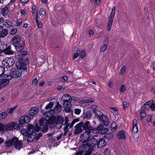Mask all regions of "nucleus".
<instances>
[{
    "instance_id": "obj_1",
    "label": "nucleus",
    "mask_w": 155,
    "mask_h": 155,
    "mask_svg": "<svg viewBox=\"0 0 155 155\" xmlns=\"http://www.w3.org/2000/svg\"><path fill=\"white\" fill-rule=\"evenodd\" d=\"M28 124H27V128L26 129H24L21 131V132L24 135L25 133L27 134V141L28 143H30L35 139V136L36 135V132L35 130L29 129Z\"/></svg>"
},
{
    "instance_id": "obj_2",
    "label": "nucleus",
    "mask_w": 155,
    "mask_h": 155,
    "mask_svg": "<svg viewBox=\"0 0 155 155\" xmlns=\"http://www.w3.org/2000/svg\"><path fill=\"white\" fill-rule=\"evenodd\" d=\"M30 120L31 118L28 115H24L20 117L18 120L20 128L19 130L21 131L24 129H26L27 126L26 124L28 123Z\"/></svg>"
},
{
    "instance_id": "obj_3",
    "label": "nucleus",
    "mask_w": 155,
    "mask_h": 155,
    "mask_svg": "<svg viewBox=\"0 0 155 155\" xmlns=\"http://www.w3.org/2000/svg\"><path fill=\"white\" fill-rule=\"evenodd\" d=\"M4 52L6 54H13L14 51L11 49V46L7 47V43L4 41L0 42V54Z\"/></svg>"
},
{
    "instance_id": "obj_4",
    "label": "nucleus",
    "mask_w": 155,
    "mask_h": 155,
    "mask_svg": "<svg viewBox=\"0 0 155 155\" xmlns=\"http://www.w3.org/2000/svg\"><path fill=\"white\" fill-rule=\"evenodd\" d=\"M29 59L28 58L23 57L21 58L19 61L16 63V66L19 67L23 70H26L27 69V65L29 63Z\"/></svg>"
},
{
    "instance_id": "obj_5",
    "label": "nucleus",
    "mask_w": 155,
    "mask_h": 155,
    "mask_svg": "<svg viewBox=\"0 0 155 155\" xmlns=\"http://www.w3.org/2000/svg\"><path fill=\"white\" fill-rule=\"evenodd\" d=\"M29 129H33L35 130V132H38L39 130H41L43 133H45L47 132L48 130V124L42 126V127H39L38 124L33 125L31 124H28Z\"/></svg>"
},
{
    "instance_id": "obj_6",
    "label": "nucleus",
    "mask_w": 155,
    "mask_h": 155,
    "mask_svg": "<svg viewBox=\"0 0 155 155\" xmlns=\"http://www.w3.org/2000/svg\"><path fill=\"white\" fill-rule=\"evenodd\" d=\"M64 121V119L63 117L61 116L58 115L56 117H51L49 119L48 122L49 124H63Z\"/></svg>"
},
{
    "instance_id": "obj_7",
    "label": "nucleus",
    "mask_w": 155,
    "mask_h": 155,
    "mask_svg": "<svg viewBox=\"0 0 155 155\" xmlns=\"http://www.w3.org/2000/svg\"><path fill=\"white\" fill-rule=\"evenodd\" d=\"M116 8L115 6H113L112 9L110 13V15L108 17V22L107 26V29L108 31H110L112 27L113 19L114 16Z\"/></svg>"
},
{
    "instance_id": "obj_8",
    "label": "nucleus",
    "mask_w": 155,
    "mask_h": 155,
    "mask_svg": "<svg viewBox=\"0 0 155 155\" xmlns=\"http://www.w3.org/2000/svg\"><path fill=\"white\" fill-rule=\"evenodd\" d=\"M17 69L13 68L10 70V75L8 76L10 77V79H11L12 78H17L20 77L22 74L21 68H19V67H16Z\"/></svg>"
},
{
    "instance_id": "obj_9",
    "label": "nucleus",
    "mask_w": 155,
    "mask_h": 155,
    "mask_svg": "<svg viewBox=\"0 0 155 155\" xmlns=\"http://www.w3.org/2000/svg\"><path fill=\"white\" fill-rule=\"evenodd\" d=\"M20 127L19 124L15 122H10L4 126L5 131L6 130H11L15 129H17L19 130V129L20 128Z\"/></svg>"
},
{
    "instance_id": "obj_10",
    "label": "nucleus",
    "mask_w": 155,
    "mask_h": 155,
    "mask_svg": "<svg viewBox=\"0 0 155 155\" xmlns=\"http://www.w3.org/2000/svg\"><path fill=\"white\" fill-rule=\"evenodd\" d=\"M103 125L101 123L97 127L94 128L92 130L93 133H100L101 134H104L106 133L109 130V129L106 127H104Z\"/></svg>"
},
{
    "instance_id": "obj_11",
    "label": "nucleus",
    "mask_w": 155,
    "mask_h": 155,
    "mask_svg": "<svg viewBox=\"0 0 155 155\" xmlns=\"http://www.w3.org/2000/svg\"><path fill=\"white\" fill-rule=\"evenodd\" d=\"M69 96H70L69 94H65L61 97V101L64 103L62 105L63 107L64 108V110L66 113L68 112L67 111V110L68 108V107H67V105L69 103L68 99L69 98Z\"/></svg>"
},
{
    "instance_id": "obj_12",
    "label": "nucleus",
    "mask_w": 155,
    "mask_h": 155,
    "mask_svg": "<svg viewBox=\"0 0 155 155\" xmlns=\"http://www.w3.org/2000/svg\"><path fill=\"white\" fill-rule=\"evenodd\" d=\"M12 141L16 149L19 150L22 147L23 142L22 140H18V138L15 137L12 138Z\"/></svg>"
},
{
    "instance_id": "obj_13",
    "label": "nucleus",
    "mask_w": 155,
    "mask_h": 155,
    "mask_svg": "<svg viewBox=\"0 0 155 155\" xmlns=\"http://www.w3.org/2000/svg\"><path fill=\"white\" fill-rule=\"evenodd\" d=\"M91 133V132H85V133L82 134L80 137L81 140L82 141L83 143H87L91 137L90 134Z\"/></svg>"
},
{
    "instance_id": "obj_14",
    "label": "nucleus",
    "mask_w": 155,
    "mask_h": 155,
    "mask_svg": "<svg viewBox=\"0 0 155 155\" xmlns=\"http://www.w3.org/2000/svg\"><path fill=\"white\" fill-rule=\"evenodd\" d=\"M81 122H82L83 123L82 128L83 130H85L86 132H91V130H92L93 129L90 125L89 121H86L84 123L83 121H81Z\"/></svg>"
},
{
    "instance_id": "obj_15",
    "label": "nucleus",
    "mask_w": 155,
    "mask_h": 155,
    "mask_svg": "<svg viewBox=\"0 0 155 155\" xmlns=\"http://www.w3.org/2000/svg\"><path fill=\"white\" fill-rule=\"evenodd\" d=\"M83 124L82 122H80L77 124L74 127L75 130L74 132V134L75 135H77L83 131V129L82 128V127Z\"/></svg>"
},
{
    "instance_id": "obj_16",
    "label": "nucleus",
    "mask_w": 155,
    "mask_h": 155,
    "mask_svg": "<svg viewBox=\"0 0 155 155\" xmlns=\"http://www.w3.org/2000/svg\"><path fill=\"white\" fill-rule=\"evenodd\" d=\"M56 103L57 105L53 109L50 110V114H57L59 112L61 111L62 108L61 105L58 102H57Z\"/></svg>"
},
{
    "instance_id": "obj_17",
    "label": "nucleus",
    "mask_w": 155,
    "mask_h": 155,
    "mask_svg": "<svg viewBox=\"0 0 155 155\" xmlns=\"http://www.w3.org/2000/svg\"><path fill=\"white\" fill-rule=\"evenodd\" d=\"M98 119L100 121L103 122L104 126L107 127L109 125L110 123L109 119L107 116L103 114Z\"/></svg>"
},
{
    "instance_id": "obj_18",
    "label": "nucleus",
    "mask_w": 155,
    "mask_h": 155,
    "mask_svg": "<svg viewBox=\"0 0 155 155\" xmlns=\"http://www.w3.org/2000/svg\"><path fill=\"white\" fill-rule=\"evenodd\" d=\"M21 38L19 35H16L12 39L10 42L14 46L19 44L21 41Z\"/></svg>"
},
{
    "instance_id": "obj_19",
    "label": "nucleus",
    "mask_w": 155,
    "mask_h": 155,
    "mask_svg": "<svg viewBox=\"0 0 155 155\" xmlns=\"http://www.w3.org/2000/svg\"><path fill=\"white\" fill-rule=\"evenodd\" d=\"M73 100L74 101L76 102L77 101V98L73 96L71 97L70 95L69 96V98L68 99V104L67 105V107H68V110H67V111L68 112H71L72 110H71V106H72L71 102Z\"/></svg>"
},
{
    "instance_id": "obj_20",
    "label": "nucleus",
    "mask_w": 155,
    "mask_h": 155,
    "mask_svg": "<svg viewBox=\"0 0 155 155\" xmlns=\"http://www.w3.org/2000/svg\"><path fill=\"white\" fill-rule=\"evenodd\" d=\"M97 139L92 138L89 140L87 143V146L90 147H94L97 144Z\"/></svg>"
},
{
    "instance_id": "obj_21",
    "label": "nucleus",
    "mask_w": 155,
    "mask_h": 155,
    "mask_svg": "<svg viewBox=\"0 0 155 155\" xmlns=\"http://www.w3.org/2000/svg\"><path fill=\"white\" fill-rule=\"evenodd\" d=\"M38 110V108L37 107H31L29 110V115L31 117H34L37 114Z\"/></svg>"
},
{
    "instance_id": "obj_22",
    "label": "nucleus",
    "mask_w": 155,
    "mask_h": 155,
    "mask_svg": "<svg viewBox=\"0 0 155 155\" xmlns=\"http://www.w3.org/2000/svg\"><path fill=\"white\" fill-rule=\"evenodd\" d=\"M97 146L99 148L107 144V142L104 138H100L97 140Z\"/></svg>"
},
{
    "instance_id": "obj_23",
    "label": "nucleus",
    "mask_w": 155,
    "mask_h": 155,
    "mask_svg": "<svg viewBox=\"0 0 155 155\" xmlns=\"http://www.w3.org/2000/svg\"><path fill=\"white\" fill-rule=\"evenodd\" d=\"M53 105V103L52 102H50L45 107V110H42V113L45 115V113L47 114L48 113H50V110H49V109H51Z\"/></svg>"
},
{
    "instance_id": "obj_24",
    "label": "nucleus",
    "mask_w": 155,
    "mask_h": 155,
    "mask_svg": "<svg viewBox=\"0 0 155 155\" xmlns=\"http://www.w3.org/2000/svg\"><path fill=\"white\" fill-rule=\"evenodd\" d=\"M6 66L8 67H12L15 63V61L13 58H7L6 59Z\"/></svg>"
},
{
    "instance_id": "obj_25",
    "label": "nucleus",
    "mask_w": 155,
    "mask_h": 155,
    "mask_svg": "<svg viewBox=\"0 0 155 155\" xmlns=\"http://www.w3.org/2000/svg\"><path fill=\"white\" fill-rule=\"evenodd\" d=\"M92 113L90 110H87L86 112H84L83 114V118L84 119L85 118L90 119L92 115Z\"/></svg>"
},
{
    "instance_id": "obj_26",
    "label": "nucleus",
    "mask_w": 155,
    "mask_h": 155,
    "mask_svg": "<svg viewBox=\"0 0 155 155\" xmlns=\"http://www.w3.org/2000/svg\"><path fill=\"white\" fill-rule=\"evenodd\" d=\"M25 45V41H23V44H18L14 45L17 51L18 52H20L23 50L24 48V45Z\"/></svg>"
},
{
    "instance_id": "obj_27",
    "label": "nucleus",
    "mask_w": 155,
    "mask_h": 155,
    "mask_svg": "<svg viewBox=\"0 0 155 155\" xmlns=\"http://www.w3.org/2000/svg\"><path fill=\"white\" fill-rule=\"evenodd\" d=\"M117 137L119 139H125L126 137L124 131L121 130L119 131L117 134Z\"/></svg>"
},
{
    "instance_id": "obj_28",
    "label": "nucleus",
    "mask_w": 155,
    "mask_h": 155,
    "mask_svg": "<svg viewBox=\"0 0 155 155\" xmlns=\"http://www.w3.org/2000/svg\"><path fill=\"white\" fill-rule=\"evenodd\" d=\"M49 122H48L46 119L45 118H41L39 121V125L40 126L45 125L48 124Z\"/></svg>"
},
{
    "instance_id": "obj_29",
    "label": "nucleus",
    "mask_w": 155,
    "mask_h": 155,
    "mask_svg": "<svg viewBox=\"0 0 155 155\" xmlns=\"http://www.w3.org/2000/svg\"><path fill=\"white\" fill-rule=\"evenodd\" d=\"M10 78L5 79L3 81H0V87H3L7 85L9 83Z\"/></svg>"
},
{
    "instance_id": "obj_30",
    "label": "nucleus",
    "mask_w": 155,
    "mask_h": 155,
    "mask_svg": "<svg viewBox=\"0 0 155 155\" xmlns=\"http://www.w3.org/2000/svg\"><path fill=\"white\" fill-rule=\"evenodd\" d=\"M8 34V30L5 29H2L0 31V37L3 38L6 36Z\"/></svg>"
},
{
    "instance_id": "obj_31",
    "label": "nucleus",
    "mask_w": 155,
    "mask_h": 155,
    "mask_svg": "<svg viewBox=\"0 0 155 155\" xmlns=\"http://www.w3.org/2000/svg\"><path fill=\"white\" fill-rule=\"evenodd\" d=\"M117 124L115 122H113L112 123L110 126V133H113L116 130L117 127Z\"/></svg>"
},
{
    "instance_id": "obj_32",
    "label": "nucleus",
    "mask_w": 155,
    "mask_h": 155,
    "mask_svg": "<svg viewBox=\"0 0 155 155\" xmlns=\"http://www.w3.org/2000/svg\"><path fill=\"white\" fill-rule=\"evenodd\" d=\"M8 7L6 6L2 9L1 11V13L2 14L3 16H4L8 14Z\"/></svg>"
},
{
    "instance_id": "obj_33",
    "label": "nucleus",
    "mask_w": 155,
    "mask_h": 155,
    "mask_svg": "<svg viewBox=\"0 0 155 155\" xmlns=\"http://www.w3.org/2000/svg\"><path fill=\"white\" fill-rule=\"evenodd\" d=\"M94 113L95 114V116L97 117H98V118L103 115L102 112L97 110H94Z\"/></svg>"
},
{
    "instance_id": "obj_34",
    "label": "nucleus",
    "mask_w": 155,
    "mask_h": 155,
    "mask_svg": "<svg viewBox=\"0 0 155 155\" xmlns=\"http://www.w3.org/2000/svg\"><path fill=\"white\" fill-rule=\"evenodd\" d=\"M12 142V139L11 140H9L6 141L5 142L6 146L8 147H11L13 145V143Z\"/></svg>"
},
{
    "instance_id": "obj_35",
    "label": "nucleus",
    "mask_w": 155,
    "mask_h": 155,
    "mask_svg": "<svg viewBox=\"0 0 155 155\" xmlns=\"http://www.w3.org/2000/svg\"><path fill=\"white\" fill-rule=\"evenodd\" d=\"M114 134L110 133L105 134L104 136V138L107 139H112L114 138Z\"/></svg>"
},
{
    "instance_id": "obj_36",
    "label": "nucleus",
    "mask_w": 155,
    "mask_h": 155,
    "mask_svg": "<svg viewBox=\"0 0 155 155\" xmlns=\"http://www.w3.org/2000/svg\"><path fill=\"white\" fill-rule=\"evenodd\" d=\"M8 116L7 112L4 111L0 114V120L5 119Z\"/></svg>"
},
{
    "instance_id": "obj_37",
    "label": "nucleus",
    "mask_w": 155,
    "mask_h": 155,
    "mask_svg": "<svg viewBox=\"0 0 155 155\" xmlns=\"http://www.w3.org/2000/svg\"><path fill=\"white\" fill-rule=\"evenodd\" d=\"M87 145V144H84L83 145L80 146L79 147V149H80V150H81V151L83 152L84 153L85 152L86 150V147Z\"/></svg>"
},
{
    "instance_id": "obj_38",
    "label": "nucleus",
    "mask_w": 155,
    "mask_h": 155,
    "mask_svg": "<svg viewBox=\"0 0 155 155\" xmlns=\"http://www.w3.org/2000/svg\"><path fill=\"white\" fill-rule=\"evenodd\" d=\"M101 0H91L90 2L92 3H94L95 6L98 5L101 2Z\"/></svg>"
},
{
    "instance_id": "obj_39",
    "label": "nucleus",
    "mask_w": 155,
    "mask_h": 155,
    "mask_svg": "<svg viewBox=\"0 0 155 155\" xmlns=\"http://www.w3.org/2000/svg\"><path fill=\"white\" fill-rule=\"evenodd\" d=\"M146 113L145 112V111H143V110H141L140 113V120H143V118L146 116Z\"/></svg>"
},
{
    "instance_id": "obj_40",
    "label": "nucleus",
    "mask_w": 155,
    "mask_h": 155,
    "mask_svg": "<svg viewBox=\"0 0 155 155\" xmlns=\"http://www.w3.org/2000/svg\"><path fill=\"white\" fill-rule=\"evenodd\" d=\"M8 22H9L10 24H12V23L9 20H5L4 23H3V25L5 26L6 27L8 28H9V27L8 26H7V25H8V26H9L10 27L11 26V27H13V26H11L8 24Z\"/></svg>"
},
{
    "instance_id": "obj_41",
    "label": "nucleus",
    "mask_w": 155,
    "mask_h": 155,
    "mask_svg": "<svg viewBox=\"0 0 155 155\" xmlns=\"http://www.w3.org/2000/svg\"><path fill=\"white\" fill-rule=\"evenodd\" d=\"M42 134L40 132L37 134L36 133V135L35 136V140H38L39 138L42 136Z\"/></svg>"
},
{
    "instance_id": "obj_42",
    "label": "nucleus",
    "mask_w": 155,
    "mask_h": 155,
    "mask_svg": "<svg viewBox=\"0 0 155 155\" xmlns=\"http://www.w3.org/2000/svg\"><path fill=\"white\" fill-rule=\"evenodd\" d=\"M46 10L44 8H42L40 10L39 14L41 15H45L46 14Z\"/></svg>"
},
{
    "instance_id": "obj_43",
    "label": "nucleus",
    "mask_w": 155,
    "mask_h": 155,
    "mask_svg": "<svg viewBox=\"0 0 155 155\" xmlns=\"http://www.w3.org/2000/svg\"><path fill=\"white\" fill-rule=\"evenodd\" d=\"M152 103H153L152 101H147L142 106V108L146 107V106L147 105L149 106L150 107L151 105V104H152Z\"/></svg>"
},
{
    "instance_id": "obj_44",
    "label": "nucleus",
    "mask_w": 155,
    "mask_h": 155,
    "mask_svg": "<svg viewBox=\"0 0 155 155\" xmlns=\"http://www.w3.org/2000/svg\"><path fill=\"white\" fill-rule=\"evenodd\" d=\"M123 109L124 110H126V107H128L129 105V103L126 101L123 102Z\"/></svg>"
},
{
    "instance_id": "obj_45",
    "label": "nucleus",
    "mask_w": 155,
    "mask_h": 155,
    "mask_svg": "<svg viewBox=\"0 0 155 155\" xmlns=\"http://www.w3.org/2000/svg\"><path fill=\"white\" fill-rule=\"evenodd\" d=\"M68 79V77L67 76H64L63 77H61L59 80L63 82H65Z\"/></svg>"
},
{
    "instance_id": "obj_46",
    "label": "nucleus",
    "mask_w": 155,
    "mask_h": 155,
    "mask_svg": "<svg viewBox=\"0 0 155 155\" xmlns=\"http://www.w3.org/2000/svg\"><path fill=\"white\" fill-rule=\"evenodd\" d=\"M132 131V132L134 133H137L138 131L137 126H133Z\"/></svg>"
},
{
    "instance_id": "obj_47",
    "label": "nucleus",
    "mask_w": 155,
    "mask_h": 155,
    "mask_svg": "<svg viewBox=\"0 0 155 155\" xmlns=\"http://www.w3.org/2000/svg\"><path fill=\"white\" fill-rule=\"evenodd\" d=\"M17 29L16 28H13L11 29L10 34L12 35L15 34L17 31Z\"/></svg>"
},
{
    "instance_id": "obj_48",
    "label": "nucleus",
    "mask_w": 155,
    "mask_h": 155,
    "mask_svg": "<svg viewBox=\"0 0 155 155\" xmlns=\"http://www.w3.org/2000/svg\"><path fill=\"white\" fill-rule=\"evenodd\" d=\"M126 69V67L125 65L123 66L121 68L120 71V74H124L125 73Z\"/></svg>"
},
{
    "instance_id": "obj_49",
    "label": "nucleus",
    "mask_w": 155,
    "mask_h": 155,
    "mask_svg": "<svg viewBox=\"0 0 155 155\" xmlns=\"http://www.w3.org/2000/svg\"><path fill=\"white\" fill-rule=\"evenodd\" d=\"M86 56V53L85 51L83 50L81 51V54H80V57L81 58H84Z\"/></svg>"
},
{
    "instance_id": "obj_50",
    "label": "nucleus",
    "mask_w": 155,
    "mask_h": 155,
    "mask_svg": "<svg viewBox=\"0 0 155 155\" xmlns=\"http://www.w3.org/2000/svg\"><path fill=\"white\" fill-rule=\"evenodd\" d=\"M107 47V45L104 44L103 46L101 48L100 51L102 52H104L106 49Z\"/></svg>"
},
{
    "instance_id": "obj_51",
    "label": "nucleus",
    "mask_w": 155,
    "mask_h": 155,
    "mask_svg": "<svg viewBox=\"0 0 155 155\" xmlns=\"http://www.w3.org/2000/svg\"><path fill=\"white\" fill-rule=\"evenodd\" d=\"M36 22L37 23V27L39 28H41L42 26V22L41 21H36Z\"/></svg>"
},
{
    "instance_id": "obj_52",
    "label": "nucleus",
    "mask_w": 155,
    "mask_h": 155,
    "mask_svg": "<svg viewBox=\"0 0 155 155\" xmlns=\"http://www.w3.org/2000/svg\"><path fill=\"white\" fill-rule=\"evenodd\" d=\"M104 153L105 155H109L110 153V150L109 148H106L104 151Z\"/></svg>"
},
{
    "instance_id": "obj_53",
    "label": "nucleus",
    "mask_w": 155,
    "mask_h": 155,
    "mask_svg": "<svg viewBox=\"0 0 155 155\" xmlns=\"http://www.w3.org/2000/svg\"><path fill=\"white\" fill-rule=\"evenodd\" d=\"M16 106L13 107H12L8 109L7 110V111L8 113L12 114L13 112V110L15 109Z\"/></svg>"
},
{
    "instance_id": "obj_54",
    "label": "nucleus",
    "mask_w": 155,
    "mask_h": 155,
    "mask_svg": "<svg viewBox=\"0 0 155 155\" xmlns=\"http://www.w3.org/2000/svg\"><path fill=\"white\" fill-rule=\"evenodd\" d=\"M95 101V100L94 98H90L86 100L85 102L86 103L94 102Z\"/></svg>"
},
{
    "instance_id": "obj_55",
    "label": "nucleus",
    "mask_w": 155,
    "mask_h": 155,
    "mask_svg": "<svg viewBox=\"0 0 155 155\" xmlns=\"http://www.w3.org/2000/svg\"><path fill=\"white\" fill-rule=\"evenodd\" d=\"M150 108V107L149 106L147 105L146 106V107H144L143 108H142V107L141 108V110H143V111H145L149 109Z\"/></svg>"
},
{
    "instance_id": "obj_56",
    "label": "nucleus",
    "mask_w": 155,
    "mask_h": 155,
    "mask_svg": "<svg viewBox=\"0 0 155 155\" xmlns=\"http://www.w3.org/2000/svg\"><path fill=\"white\" fill-rule=\"evenodd\" d=\"M21 22H22V20H21V19H18L17 20V21H16L17 26L18 27H19L21 23Z\"/></svg>"
},
{
    "instance_id": "obj_57",
    "label": "nucleus",
    "mask_w": 155,
    "mask_h": 155,
    "mask_svg": "<svg viewBox=\"0 0 155 155\" xmlns=\"http://www.w3.org/2000/svg\"><path fill=\"white\" fill-rule=\"evenodd\" d=\"M81 110L78 108H76L75 109L74 113L75 114L79 115L80 114L81 112Z\"/></svg>"
},
{
    "instance_id": "obj_58",
    "label": "nucleus",
    "mask_w": 155,
    "mask_h": 155,
    "mask_svg": "<svg viewBox=\"0 0 155 155\" xmlns=\"http://www.w3.org/2000/svg\"><path fill=\"white\" fill-rule=\"evenodd\" d=\"M0 130L5 131L4 129V125L2 123H0Z\"/></svg>"
},
{
    "instance_id": "obj_59",
    "label": "nucleus",
    "mask_w": 155,
    "mask_h": 155,
    "mask_svg": "<svg viewBox=\"0 0 155 155\" xmlns=\"http://www.w3.org/2000/svg\"><path fill=\"white\" fill-rule=\"evenodd\" d=\"M148 118L147 120V121L148 122H150L151 121L152 116L151 115H148L147 116Z\"/></svg>"
},
{
    "instance_id": "obj_60",
    "label": "nucleus",
    "mask_w": 155,
    "mask_h": 155,
    "mask_svg": "<svg viewBox=\"0 0 155 155\" xmlns=\"http://www.w3.org/2000/svg\"><path fill=\"white\" fill-rule=\"evenodd\" d=\"M137 121L136 119H134L133 121V126H137Z\"/></svg>"
},
{
    "instance_id": "obj_61",
    "label": "nucleus",
    "mask_w": 155,
    "mask_h": 155,
    "mask_svg": "<svg viewBox=\"0 0 155 155\" xmlns=\"http://www.w3.org/2000/svg\"><path fill=\"white\" fill-rule=\"evenodd\" d=\"M70 125V123H69L67 125H66V126L64 128V131H66L68 132L69 130L68 127Z\"/></svg>"
},
{
    "instance_id": "obj_62",
    "label": "nucleus",
    "mask_w": 155,
    "mask_h": 155,
    "mask_svg": "<svg viewBox=\"0 0 155 155\" xmlns=\"http://www.w3.org/2000/svg\"><path fill=\"white\" fill-rule=\"evenodd\" d=\"M20 52H21L19 54H20L22 56L26 55L28 54L27 52L25 51Z\"/></svg>"
},
{
    "instance_id": "obj_63",
    "label": "nucleus",
    "mask_w": 155,
    "mask_h": 155,
    "mask_svg": "<svg viewBox=\"0 0 155 155\" xmlns=\"http://www.w3.org/2000/svg\"><path fill=\"white\" fill-rule=\"evenodd\" d=\"M93 150V149L92 148H89L87 152L88 153L89 155H90L92 153V151Z\"/></svg>"
},
{
    "instance_id": "obj_64",
    "label": "nucleus",
    "mask_w": 155,
    "mask_h": 155,
    "mask_svg": "<svg viewBox=\"0 0 155 155\" xmlns=\"http://www.w3.org/2000/svg\"><path fill=\"white\" fill-rule=\"evenodd\" d=\"M150 108L153 111L155 110V103L152 104L151 105Z\"/></svg>"
}]
</instances>
